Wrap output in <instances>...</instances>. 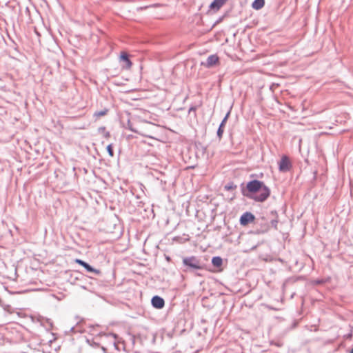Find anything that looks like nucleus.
I'll list each match as a JSON object with an SVG mask.
<instances>
[{
	"label": "nucleus",
	"instance_id": "nucleus-1",
	"mask_svg": "<svg viewBox=\"0 0 353 353\" xmlns=\"http://www.w3.org/2000/svg\"><path fill=\"white\" fill-rule=\"evenodd\" d=\"M242 194L256 202H264L270 195V189L263 181L253 179L242 189Z\"/></svg>",
	"mask_w": 353,
	"mask_h": 353
},
{
	"label": "nucleus",
	"instance_id": "nucleus-2",
	"mask_svg": "<svg viewBox=\"0 0 353 353\" xmlns=\"http://www.w3.org/2000/svg\"><path fill=\"white\" fill-rule=\"evenodd\" d=\"M183 264L186 268L185 271L200 270L203 269L204 265L194 256L183 259Z\"/></svg>",
	"mask_w": 353,
	"mask_h": 353
},
{
	"label": "nucleus",
	"instance_id": "nucleus-3",
	"mask_svg": "<svg viewBox=\"0 0 353 353\" xmlns=\"http://www.w3.org/2000/svg\"><path fill=\"white\" fill-rule=\"evenodd\" d=\"M291 163L287 156H283L279 162V170L281 172H286L291 168Z\"/></svg>",
	"mask_w": 353,
	"mask_h": 353
},
{
	"label": "nucleus",
	"instance_id": "nucleus-4",
	"mask_svg": "<svg viewBox=\"0 0 353 353\" xmlns=\"http://www.w3.org/2000/svg\"><path fill=\"white\" fill-rule=\"evenodd\" d=\"M254 219L255 216L252 213L245 212L241 216L239 222L241 225H246L249 223L252 222Z\"/></svg>",
	"mask_w": 353,
	"mask_h": 353
},
{
	"label": "nucleus",
	"instance_id": "nucleus-5",
	"mask_svg": "<svg viewBox=\"0 0 353 353\" xmlns=\"http://www.w3.org/2000/svg\"><path fill=\"white\" fill-rule=\"evenodd\" d=\"M230 110H229L225 116L224 117V118L222 119L219 128H218V130H217V132H216V136L217 137L219 138V140H221L222 139V137H223V132H224V128H225V123L230 117Z\"/></svg>",
	"mask_w": 353,
	"mask_h": 353
},
{
	"label": "nucleus",
	"instance_id": "nucleus-6",
	"mask_svg": "<svg viewBox=\"0 0 353 353\" xmlns=\"http://www.w3.org/2000/svg\"><path fill=\"white\" fill-rule=\"evenodd\" d=\"M151 304L156 309H162L165 305V301L162 297L155 295L151 299Z\"/></svg>",
	"mask_w": 353,
	"mask_h": 353
},
{
	"label": "nucleus",
	"instance_id": "nucleus-7",
	"mask_svg": "<svg viewBox=\"0 0 353 353\" xmlns=\"http://www.w3.org/2000/svg\"><path fill=\"white\" fill-rule=\"evenodd\" d=\"M75 262L77 263H78L79 265L83 266L89 272H94L96 274H100V270L94 268L89 263H86L85 261H84L81 259H77L75 260Z\"/></svg>",
	"mask_w": 353,
	"mask_h": 353
},
{
	"label": "nucleus",
	"instance_id": "nucleus-8",
	"mask_svg": "<svg viewBox=\"0 0 353 353\" xmlns=\"http://www.w3.org/2000/svg\"><path fill=\"white\" fill-rule=\"evenodd\" d=\"M120 61L124 63V65H122L123 69L128 70L131 68L132 63L129 59L128 54L125 52H122L121 53Z\"/></svg>",
	"mask_w": 353,
	"mask_h": 353
},
{
	"label": "nucleus",
	"instance_id": "nucleus-9",
	"mask_svg": "<svg viewBox=\"0 0 353 353\" xmlns=\"http://www.w3.org/2000/svg\"><path fill=\"white\" fill-rule=\"evenodd\" d=\"M219 61V57L216 54L210 55L205 63H202L207 68H211Z\"/></svg>",
	"mask_w": 353,
	"mask_h": 353
},
{
	"label": "nucleus",
	"instance_id": "nucleus-10",
	"mask_svg": "<svg viewBox=\"0 0 353 353\" xmlns=\"http://www.w3.org/2000/svg\"><path fill=\"white\" fill-rule=\"evenodd\" d=\"M225 0H214L210 6V8L212 10L219 9L223 4Z\"/></svg>",
	"mask_w": 353,
	"mask_h": 353
},
{
	"label": "nucleus",
	"instance_id": "nucleus-11",
	"mask_svg": "<svg viewBox=\"0 0 353 353\" xmlns=\"http://www.w3.org/2000/svg\"><path fill=\"white\" fill-rule=\"evenodd\" d=\"M265 5V0H254L252 3V8L256 10L261 9Z\"/></svg>",
	"mask_w": 353,
	"mask_h": 353
},
{
	"label": "nucleus",
	"instance_id": "nucleus-12",
	"mask_svg": "<svg viewBox=\"0 0 353 353\" xmlns=\"http://www.w3.org/2000/svg\"><path fill=\"white\" fill-rule=\"evenodd\" d=\"M270 214L274 217L271 221V225L274 228L277 229V224L279 223L277 212L276 210H272Z\"/></svg>",
	"mask_w": 353,
	"mask_h": 353
},
{
	"label": "nucleus",
	"instance_id": "nucleus-13",
	"mask_svg": "<svg viewBox=\"0 0 353 353\" xmlns=\"http://www.w3.org/2000/svg\"><path fill=\"white\" fill-rule=\"evenodd\" d=\"M127 128L131 132H135V133H137V134H141V135H143L144 137H146L152 138V135L146 134V133H144V132H141L137 130V129L134 128L130 121H128V127Z\"/></svg>",
	"mask_w": 353,
	"mask_h": 353
},
{
	"label": "nucleus",
	"instance_id": "nucleus-14",
	"mask_svg": "<svg viewBox=\"0 0 353 353\" xmlns=\"http://www.w3.org/2000/svg\"><path fill=\"white\" fill-rule=\"evenodd\" d=\"M212 264L216 268L221 267L223 264L222 258L219 256H213L212 259Z\"/></svg>",
	"mask_w": 353,
	"mask_h": 353
},
{
	"label": "nucleus",
	"instance_id": "nucleus-15",
	"mask_svg": "<svg viewBox=\"0 0 353 353\" xmlns=\"http://www.w3.org/2000/svg\"><path fill=\"white\" fill-rule=\"evenodd\" d=\"M99 336H104L105 338L110 339L113 344V345L116 346V334L113 333H100Z\"/></svg>",
	"mask_w": 353,
	"mask_h": 353
},
{
	"label": "nucleus",
	"instance_id": "nucleus-16",
	"mask_svg": "<svg viewBox=\"0 0 353 353\" xmlns=\"http://www.w3.org/2000/svg\"><path fill=\"white\" fill-rule=\"evenodd\" d=\"M98 132L102 134L104 137L108 138L110 136V133L106 130L105 127L102 126L98 128Z\"/></svg>",
	"mask_w": 353,
	"mask_h": 353
},
{
	"label": "nucleus",
	"instance_id": "nucleus-17",
	"mask_svg": "<svg viewBox=\"0 0 353 353\" xmlns=\"http://www.w3.org/2000/svg\"><path fill=\"white\" fill-rule=\"evenodd\" d=\"M108 109L104 108L103 110H101L100 111L95 112L94 113V117L99 118L100 117L105 115L108 113Z\"/></svg>",
	"mask_w": 353,
	"mask_h": 353
},
{
	"label": "nucleus",
	"instance_id": "nucleus-18",
	"mask_svg": "<svg viewBox=\"0 0 353 353\" xmlns=\"http://www.w3.org/2000/svg\"><path fill=\"white\" fill-rule=\"evenodd\" d=\"M224 188L226 190H232L236 188V185L233 182H229L225 185Z\"/></svg>",
	"mask_w": 353,
	"mask_h": 353
},
{
	"label": "nucleus",
	"instance_id": "nucleus-19",
	"mask_svg": "<svg viewBox=\"0 0 353 353\" xmlns=\"http://www.w3.org/2000/svg\"><path fill=\"white\" fill-rule=\"evenodd\" d=\"M107 152L108 153V154L110 155V157H114V151H113V148H112V144H109L107 148Z\"/></svg>",
	"mask_w": 353,
	"mask_h": 353
},
{
	"label": "nucleus",
	"instance_id": "nucleus-20",
	"mask_svg": "<svg viewBox=\"0 0 353 353\" xmlns=\"http://www.w3.org/2000/svg\"><path fill=\"white\" fill-rule=\"evenodd\" d=\"M86 341L91 346H94V347H98L99 346V343H97L96 342H94V341H91L89 339H87Z\"/></svg>",
	"mask_w": 353,
	"mask_h": 353
},
{
	"label": "nucleus",
	"instance_id": "nucleus-21",
	"mask_svg": "<svg viewBox=\"0 0 353 353\" xmlns=\"http://www.w3.org/2000/svg\"><path fill=\"white\" fill-rule=\"evenodd\" d=\"M196 108L195 106H192L189 108L188 112L190 113L192 112H196Z\"/></svg>",
	"mask_w": 353,
	"mask_h": 353
},
{
	"label": "nucleus",
	"instance_id": "nucleus-22",
	"mask_svg": "<svg viewBox=\"0 0 353 353\" xmlns=\"http://www.w3.org/2000/svg\"><path fill=\"white\" fill-rule=\"evenodd\" d=\"M101 349H102V350H103V352L104 353H106V350H107V349H106L105 347L102 346V347H101Z\"/></svg>",
	"mask_w": 353,
	"mask_h": 353
},
{
	"label": "nucleus",
	"instance_id": "nucleus-23",
	"mask_svg": "<svg viewBox=\"0 0 353 353\" xmlns=\"http://www.w3.org/2000/svg\"><path fill=\"white\" fill-rule=\"evenodd\" d=\"M146 123H147V125H148L154 126V125L153 124H152L151 123H148V122H147Z\"/></svg>",
	"mask_w": 353,
	"mask_h": 353
},
{
	"label": "nucleus",
	"instance_id": "nucleus-24",
	"mask_svg": "<svg viewBox=\"0 0 353 353\" xmlns=\"http://www.w3.org/2000/svg\"><path fill=\"white\" fill-rule=\"evenodd\" d=\"M268 230V226L266 227L265 230H264V232H266Z\"/></svg>",
	"mask_w": 353,
	"mask_h": 353
},
{
	"label": "nucleus",
	"instance_id": "nucleus-25",
	"mask_svg": "<svg viewBox=\"0 0 353 353\" xmlns=\"http://www.w3.org/2000/svg\"><path fill=\"white\" fill-rule=\"evenodd\" d=\"M316 283H321V281H318Z\"/></svg>",
	"mask_w": 353,
	"mask_h": 353
},
{
	"label": "nucleus",
	"instance_id": "nucleus-26",
	"mask_svg": "<svg viewBox=\"0 0 353 353\" xmlns=\"http://www.w3.org/2000/svg\"><path fill=\"white\" fill-rule=\"evenodd\" d=\"M350 353H353V348L351 350Z\"/></svg>",
	"mask_w": 353,
	"mask_h": 353
}]
</instances>
